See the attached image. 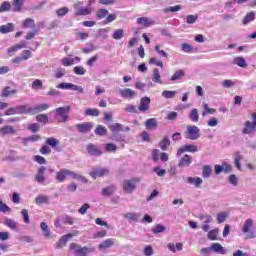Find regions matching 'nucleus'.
I'll list each match as a JSON object with an SVG mask.
<instances>
[{
    "mask_svg": "<svg viewBox=\"0 0 256 256\" xmlns=\"http://www.w3.org/2000/svg\"><path fill=\"white\" fill-rule=\"evenodd\" d=\"M69 177H71L72 179H77V181H82L83 183H87V178L71 170L62 169L56 174V179L60 183H63V181H65V179H69Z\"/></svg>",
    "mask_w": 256,
    "mask_h": 256,
    "instance_id": "f257e3e1",
    "label": "nucleus"
},
{
    "mask_svg": "<svg viewBox=\"0 0 256 256\" xmlns=\"http://www.w3.org/2000/svg\"><path fill=\"white\" fill-rule=\"evenodd\" d=\"M83 4V1H77L73 4L75 17H85L93 13V8L87 6L84 7Z\"/></svg>",
    "mask_w": 256,
    "mask_h": 256,
    "instance_id": "f03ea898",
    "label": "nucleus"
},
{
    "mask_svg": "<svg viewBox=\"0 0 256 256\" xmlns=\"http://www.w3.org/2000/svg\"><path fill=\"white\" fill-rule=\"evenodd\" d=\"M70 249L74 251L75 256H87L89 255V253H93V251H95L94 247H90V248L87 246L81 247V245L77 243H71Z\"/></svg>",
    "mask_w": 256,
    "mask_h": 256,
    "instance_id": "7ed1b4c3",
    "label": "nucleus"
},
{
    "mask_svg": "<svg viewBox=\"0 0 256 256\" xmlns=\"http://www.w3.org/2000/svg\"><path fill=\"white\" fill-rule=\"evenodd\" d=\"M201 130H199V127L195 125H189L186 128L185 137L186 139H190V141H197L199 137H201Z\"/></svg>",
    "mask_w": 256,
    "mask_h": 256,
    "instance_id": "20e7f679",
    "label": "nucleus"
},
{
    "mask_svg": "<svg viewBox=\"0 0 256 256\" xmlns=\"http://www.w3.org/2000/svg\"><path fill=\"white\" fill-rule=\"evenodd\" d=\"M71 111V106L59 107L56 108L55 113L58 117L59 123H65L69 119L68 113Z\"/></svg>",
    "mask_w": 256,
    "mask_h": 256,
    "instance_id": "39448f33",
    "label": "nucleus"
},
{
    "mask_svg": "<svg viewBox=\"0 0 256 256\" xmlns=\"http://www.w3.org/2000/svg\"><path fill=\"white\" fill-rule=\"evenodd\" d=\"M109 173H111V170H109V168L95 167L92 169L89 175L90 177H92V179H97L99 177H107L109 176Z\"/></svg>",
    "mask_w": 256,
    "mask_h": 256,
    "instance_id": "423d86ee",
    "label": "nucleus"
},
{
    "mask_svg": "<svg viewBox=\"0 0 256 256\" xmlns=\"http://www.w3.org/2000/svg\"><path fill=\"white\" fill-rule=\"evenodd\" d=\"M56 89H63L68 91H77L78 93H85V91L83 90V87L77 86L73 83H66V82H61L58 85H56Z\"/></svg>",
    "mask_w": 256,
    "mask_h": 256,
    "instance_id": "0eeeda50",
    "label": "nucleus"
},
{
    "mask_svg": "<svg viewBox=\"0 0 256 256\" xmlns=\"http://www.w3.org/2000/svg\"><path fill=\"white\" fill-rule=\"evenodd\" d=\"M122 187H123L124 193L131 195V193H133V191L137 189V182L135 181V179L124 180Z\"/></svg>",
    "mask_w": 256,
    "mask_h": 256,
    "instance_id": "6e6552de",
    "label": "nucleus"
},
{
    "mask_svg": "<svg viewBox=\"0 0 256 256\" xmlns=\"http://www.w3.org/2000/svg\"><path fill=\"white\" fill-rule=\"evenodd\" d=\"M256 129V113L252 114V122L247 121L245 123V128L243 129L244 135H249V133H253Z\"/></svg>",
    "mask_w": 256,
    "mask_h": 256,
    "instance_id": "1a4fd4ad",
    "label": "nucleus"
},
{
    "mask_svg": "<svg viewBox=\"0 0 256 256\" xmlns=\"http://www.w3.org/2000/svg\"><path fill=\"white\" fill-rule=\"evenodd\" d=\"M151 107V98L149 97H143L140 100V104L138 106V111H140L141 113H145V111H149Z\"/></svg>",
    "mask_w": 256,
    "mask_h": 256,
    "instance_id": "9d476101",
    "label": "nucleus"
},
{
    "mask_svg": "<svg viewBox=\"0 0 256 256\" xmlns=\"http://www.w3.org/2000/svg\"><path fill=\"white\" fill-rule=\"evenodd\" d=\"M119 95H121L123 99H134V97H137V91L131 88L119 89Z\"/></svg>",
    "mask_w": 256,
    "mask_h": 256,
    "instance_id": "9b49d317",
    "label": "nucleus"
},
{
    "mask_svg": "<svg viewBox=\"0 0 256 256\" xmlns=\"http://www.w3.org/2000/svg\"><path fill=\"white\" fill-rule=\"evenodd\" d=\"M183 153H197V146L193 144L184 145L177 151V156L181 157Z\"/></svg>",
    "mask_w": 256,
    "mask_h": 256,
    "instance_id": "f8f14e48",
    "label": "nucleus"
},
{
    "mask_svg": "<svg viewBox=\"0 0 256 256\" xmlns=\"http://www.w3.org/2000/svg\"><path fill=\"white\" fill-rule=\"evenodd\" d=\"M18 115H33L32 107L29 104L16 106Z\"/></svg>",
    "mask_w": 256,
    "mask_h": 256,
    "instance_id": "ddd939ff",
    "label": "nucleus"
},
{
    "mask_svg": "<svg viewBox=\"0 0 256 256\" xmlns=\"http://www.w3.org/2000/svg\"><path fill=\"white\" fill-rule=\"evenodd\" d=\"M210 249L213 251V253H217L218 255H227V249H225V247H223V245L220 243H212Z\"/></svg>",
    "mask_w": 256,
    "mask_h": 256,
    "instance_id": "4468645a",
    "label": "nucleus"
},
{
    "mask_svg": "<svg viewBox=\"0 0 256 256\" xmlns=\"http://www.w3.org/2000/svg\"><path fill=\"white\" fill-rule=\"evenodd\" d=\"M77 233L78 232L76 231L74 233H69V234L63 235L60 238L59 242L57 243V247L59 249L65 247V245H67V242L69 241V239H73V237H75V235H77Z\"/></svg>",
    "mask_w": 256,
    "mask_h": 256,
    "instance_id": "2eb2a0df",
    "label": "nucleus"
},
{
    "mask_svg": "<svg viewBox=\"0 0 256 256\" xmlns=\"http://www.w3.org/2000/svg\"><path fill=\"white\" fill-rule=\"evenodd\" d=\"M76 129L77 131H79V133H89L91 129H93V122H84L82 124H77Z\"/></svg>",
    "mask_w": 256,
    "mask_h": 256,
    "instance_id": "dca6fc26",
    "label": "nucleus"
},
{
    "mask_svg": "<svg viewBox=\"0 0 256 256\" xmlns=\"http://www.w3.org/2000/svg\"><path fill=\"white\" fill-rule=\"evenodd\" d=\"M86 149L88 154L92 155L93 157H99L100 155H103V151H101V149H99V147L94 144H88Z\"/></svg>",
    "mask_w": 256,
    "mask_h": 256,
    "instance_id": "f3484780",
    "label": "nucleus"
},
{
    "mask_svg": "<svg viewBox=\"0 0 256 256\" xmlns=\"http://www.w3.org/2000/svg\"><path fill=\"white\" fill-rule=\"evenodd\" d=\"M140 217L141 215L135 212H128L123 214V218L126 219V221H128L129 223H136L137 221H139Z\"/></svg>",
    "mask_w": 256,
    "mask_h": 256,
    "instance_id": "a211bd4d",
    "label": "nucleus"
},
{
    "mask_svg": "<svg viewBox=\"0 0 256 256\" xmlns=\"http://www.w3.org/2000/svg\"><path fill=\"white\" fill-rule=\"evenodd\" d=\"M117 191V187L115 185H110L102 189L101 195L103 197H111Z\"/></svg>",
    "mask_w": 256,
    "mask_h": 256,
    "instance_id": "6ab92c4d",
    "label": "nucleus"
},
{
    "mask_svg": "<svg viewBox=\"0 0 256 256\" xmlns=\"http://www.w3.org/2000/svg\"><path fill=\"white\" fill-rule=\"evenodd\" d=\"M25 47H26L25 42H21L20 44H16V45L10 47L7 50L8 57H13V55H15V53H17V51H19V49H25Z\"/></svg>",
    "mask_w": 256,
    "mask_h": 256,
    "instance_id": "aec40b11",
    "label": "nucleus"
},
{
    "mask_svg": "<svg viewBox=\"0 0 256 256\" xmlns=\"http://www.w3.org/2000/svg\"><path fill=\"white\" fill-rule=\"evenodd\" d=\"M17 133V130L11 125H5L0 128V135H15Z\"/></svg>",
    "mask_w": 256,
    "mask_h": 256,
    "instance_id": "412c9836",
    "label": "nucleus"
},
{
    "mask_svg": "<svg viewBox=\"0 0 256 256\" xmlns=\"http://www.w3.org/2000/svg\"><path fill=\"white\" fill-rule=\"evenodd\" d=\"M45 171H46V168L44 166H41L38 169L34 178L37 183H45Z\"/></svg>",
    "mask_w": 256,
    "mask_h": 256,
    "instance_id": "4be33fe9",
    "label": "nucleus"
},
{
    "mask_svg": "<svg viewBox=\"0 0 256 256\" xmlns=\"http://www.w3.org/2000/svg\"><path fill=\"white\" fill-rule=\"evenodd\" d=\"M49 107L50 106L47 103L38 104L32 107V115H37V113H43V111H47Z\"/></svg>",
    "mask_w": 256,
    "mask_h": 256,
    "instance_id": "5701e85b",
    "label": "nucleus"
},
{
    "mask_svg": "<svg viewBox=\"0 0 256 256\" xmlns=\"http://www.w3.org/2000/svg\"><path fill=\"white\" fill-rule=\"evenodd\" d=\"M15 31V24L7 23L6 25L0 26V33L2 35H7V33H13Z\"/></svg>",
    "mask_w": 256,
    "mask_h": 256,
    "instance_id": "b1692460",
    "label": "nucleus"
},
{
    "mask_svg": "<svg viewBox=\"0 0 256 256\" xmlns=\"http://www.w3.org/2000/svg\"><path fill=\"white\" fill-rule=\"evenodd\" d=\"M187 183H189V185H194L196 189H199V187L203 185V179L201 177H188Z\"/></svg>",
    "mask_w": 256,
    "mask_h": 256,
    "instance_id": "393cba45",
    "label": "nucleus"
},
{
    "mask_svg": "<svg viewBox=\"0 0 256 256\" xmlns=\"http://www.w3.org/2000/svg\"><path fill=\"white\" fill-rule=\"evenodd\" d=\"M193 163V159H191V156L185 154L179 161L178 167H189Z\"/></svg>",
    "mask_w": 256,
    "mask_h": 256,
    "instance_id": "a878e982",
    "label": "nucleus"
},
{
    "mask_svg": "<svg viewBox=\"0 0 256 256\" xmlns=\"http://www.w3.org/2000/svg\"><path fill=\"white\" fill-rule=\"evenodd\" d=\"M113 245H115L114 239H106L98 245V248L100 251H105V249H109V247H113Z\"/></svg>",
    "mask_w": 256,
    "mask_h": 256,
    "instance_id": "bb28decb",
    "label": "nucleus"
},
{
    "mask_svg": "<svg viewBox=\"0 0 256 256\" xmlns=\"http://www.w3.org/2000/svg\"><path fill=\"white\" fill-rule=\"evenodd\" d=\"M13 95H17V90L12 89L9 86H5L2 90L1 97H13Z\"/></svg>",
    "mask_w": 256,
    "mask_h": 256,
    "instance_id": "cd10ccee",
    "label": "nucleus"
},
{
    "mask_svg": "<svg viewBox=\"0 0 256 256\" xmlns=\"http://www.w3.org/2000/svg\"><path fill=\"white\" fill-rule=\"evenodd\" d=\"M138 25H143L144 27H151V25H155V21L147 18V17H141L137 19Z\"/></svg>",
    "mask_w": 256,
    "mask_h": 256,
    "instance_id": "c85d7f7f",
    "label": "nucleus"
},
{
    "mask_svg": "<svg viewBox=\"0 0 256 256\" xmlns=\"http://www.w3.org/2000/svg\"><path fill=\"white\" fill-rule=\"evenodd\" d=\"M213 173V168L211 165H204L202 168V177L203 179H209Z\"/></svg>",
    "mask_w": 256,
    "mask_h": 256,
    "instance_id": "c756f323",
    "label": "nucleus"
},
{
    "mask_svg": "<svg viewBox=\"0 0 256 256\" xmlns=\"http://www.w3.org/2000/svg\"><path fill=\"white\" fill-rule=\"evenodd\" d=\"M152 81L153 83H158L159 85H163V81L161 80V73L157 68L153 70Z\"/></svg>",
    "mask_w": 256,
    "mask_h": 256,
    "instance_id": "7c9ffc66",
    "label": "nucleus"
},
{
    "mask_svg": "<svg viewBox=\"0 0 256 256\" xmlns=\"http://www.w3.org/2000/svg\"><path fill=\"white\" fill-rule=\"evenodd\" d=\"M188 118L192 123H197L199 121V110L197 108H194L190 111Z\"/></svg>",
    "mask_w": 256,
    "mask_h": 256,
    "instance_id": "2f4dec72",
    "label": "nucleus"
},
{
    "mask_svg": "<svg viewBox=\"0 0 256 256\" xmlns=\"http://www.w3.org/2000/svg\"><path fill=\"white\" fill-rule=\"evenodd\" d=\"M185 77V70H176L172 77L170 78L171 81H179Z\"/></svg>",
    "mask_w": 256,
    "mask_h": 256,
    "instance_id": "473e14b6",
    "label": "nucleus"
},
{
    "mask_svg": "<svg viewBox=\"0 0 256 256\" xmlns=\"http://www.w3.org/2000/svg\"><path fill=\"white\" fill-rule=\"evenodd\" d=\"M35 203H36V205L47 204V203H49V196H47V195H38L35 198Z\"/></svg>",
    "mask_w": 256,
    "mask_h": 256,
    "instance_id": "72a5a7b5",
    "label": "nucleus"
},
{
    "mask_svg": "<svg viewBox=\"0 0 256 256\" xmlns=\"http://www.w3.org/2000/svg\"><path fill=\"white\" fill-rule=\"evenodd\" d=\"M234 65H237L238 67H241L242 69H245L247 67V62L245 61V58L243 57H235L233 59Z\"/></svg>",
    "mask_w": 256,
    "mask_h": 256,
    "instance_id": "f704fd0d",
    "label": "nucleus"
},
{
    "mask_svg": "<svg viewBox=\"0 0 256 256\" xmlns=\"http://www.w3.org/2000/svg\"><path fill=\"white\" fill-rule=\"evenodd\" d=\"M165 231H167V227H165L164 225H161V224H156L152 228V233L154 235H159V233H165Z\"/></svg>",
    "mask_w": 256,
    "mask_h": 256,
    "instance_id": "c9c22d12",
    "label": "nucleus"
},
{
    "mask_svg": "<svg viewBox=\"0 0 256 256\" xmlns=\"http://www.w3.org/2000/svg\"><path fill=\"white\" fill-rule=\"evenodd\" d=\"M108 129H110L112 133H119L123 131V124L113 123L108 126Z\"/></svg>",
    "mask_w": 256,
    "mask_h": 256,
    "instance_id": "e433bc0d",
    "label": "nucleus"
},
{
    "mask_svg": "<svg viewBox=\"0 0 256 256\" xmlns=\"http://www.w3.org/2000/svg\"><path fill=\"white\" fill-rule=\"evenodd\" d=\"M170 145H171V140H169V138L167 137L163 138L159 143V147L160 149H162V151H167Z\"/></svg>",
    "mask_w": 256,
    "mask_h": 256,
    "instance_id": "4c0bfd02",
    "label": "nucleus"
},
{
    "mask_svg": "<svg viewBox=\"0 0 256 256\" xmlns=\"http://www.w3.org/2000/svg\"><path fill=\"white\" fill-rule=\"evenodd\" d=\"M219 236V228H215L213 230L208 231L207 237L210 241H217V237Z\"/></svg>",
    "mask_w": 256,
    "mask_h": 256,
    "instance_id": "58836bf2",
    "label": "nucleus"
},
{
    "mask_svg": "<svg viewBox=\"0 0 256 256\" xmlns=\"http://www.w3.org/2000/svg\"><path fill=\"white\" fill-rule=\"evenodd\" d=\"M175 95H177V91L175 90L162 91V97H164V99H175Z\"/></svg>",
    "mask_w": 256,
    "mask_h": 256,
    "instance_id": "ea45409f",
    "label": "nucleus"
},
{
    "mask_svg": "<svg viewBox=\"0 0 256 256\" xmlns=\"http://www.w3.org/2000/svg\"><path fill=\"white\" fill-rule=\"evenodd\" d=\"M40 228L42 229L44 237L49 239L51 237V230H49V226H47V223L41 222Z\"/></svg>",
    "mask_w": 256,
    "mask_h": 256,
    "instance_id": "a19ab883",
    "label": "nucleus"
},
{
    "mask_svg": "<svg viewBox=\"0 0 256 256\" xmlns=\"http://www.w3.org/2000/svg\"><path fill=\"white\" fill-rule=\"evenodd\" d=\"M112 37L116 41H119L120 39H123V37H125V31L123 29H116L114 30Z\"/></svg>",
    "mask_w": 256,
    "mask_h": 256,
    "instance_id": "79ce46f5",
    "label": "nucleus"
},
{
    "mask_svg": "<svg viewBox=\"0 0 256 256\" xmlns=\"http://www.w3.org/2000/svg\"><path fill=\"white\" fill-rule=\"evenodd\" d=\"M65 75H67V71L65 70V68H58L54 72L55 79H62V77H65Z\"/></svg>",
    "mask_w": 256,
    "mask_h": 256,
    "instance_id": "37998d69",
    "label": "nucleus"
},
{
    "mask_svg": "<svg viewBox=\"0 0 256 256\" xmlns=\"http://www.w3.org/2000/svg\"><path fill=\"white\" fill-rule=\"evenodd\" d=\"M41 139L40 135L34 134L32 136H29L28 138L24 139V145H27V143H35Z\"/></svg>",
    "mask_w": 256,
    "mask_h": 256,
    "instance_id": "c03bdc74",
    "label": "nucleus"
},
{
    "mask_svg": "<svg viewBox=\"0 0 256 256\" xmlns=\"http://www.w3.org/2000/svg\"><path fill=\"white\" fill-rule=\"evenodd\" d=\"M251 21H255V12H250L244 17L243 25H248Z\"/></svg>",
    "mask_w": 256,
    "mask_h": 256,
    "instance_id": "a18cd8bd",
    "label": "nucleus"
},
{
    "mask_svg": "<svg viewBox=\"0 0 256 256\" xmlns=\"http://www.w3.org/2000/svg\"><path fill=\"white\" fill-rule=\"evenodd\" d=\"M199 19V16L198 15H193V14H190V15H187L186 16V23L188 25H194V23H197V20Z\"/></svg>",
    "mask_w": 256,
    "mask_h": 256,
    "instance_id": "49530a36",
    "label": "nucleus"
},
{
    "mask_svg": "<svg viewBox=\"0 0 256 256\" xmlns=\"http://www.w3.org/2000/svg\"><path fill=\"white\" fill-rule=\"evenodd\" d=\"M228 183H231L232 187H237L239 185V178H237V175L231 174L228 177Z\"/></svg>",
    "mask_w": 256,
    "mask_h": 256,
    "instance_id": "de8ad7c7",
    "label": "nucleus"
},
{
    "mask_svg": "<svg viewBox=\"0 0 256 256\" xmlns=\"http://www.w3.org/2000/svg\"><path fill=\"white\" fill-rule=\"evenodd\" d=\"M94 133L96 135H100V136H103V135H107V128L105 126H102V125H98L94 131Z\"/></svg>",
    "mask_w": 256,
    "mask_h": 256,
    "instance_id": "09e8293b",
    "label": "nucleus"
},
{
    "mask_svg": "<svg viewBox=\"0 0 256 256\" xmlns=\"http://www.w3.org/2000/svg\"><path fill=\"white\" fill-rule=\"evenodd\" d=\"M4 225H6V227H9V229H12V230L17 229V222H15L13 219L7 218L4 221Z\"/></svg>",
    "mask_w": 256,
    "mask_h": 256,
    "instance_id": "8fccbe9b",
    "label": "nucleus"
},
{
    "mask_svg": "<svg viewBox=\"0 0 256 256\" xmlns=\"http://www.w3.org/2000/svg\"><path fill=\"white\" fill-rule=\"evenodd\" d=\"M36 121H38L39 123H43L44 125H46V123H49V117L47 116V114H38L36 116Z\"/></svg>",
    "mask_w": 256,
    "mask_h": 256,
    "instance_id": "3c124183",
    "label": "nucleus"
},
{
    "mask_svg": "<svg viewBox=\"0 0 256 256\" xmlns=\"http://www.w3.org/2000/svg\"><path fill=\"white\" fill-rule=\"evenodd\" d=\"M177 11H181V5L167 7L163 10V13H177Z\"/></svg>",
    "mask_w": 256,
    "mask_h": 256,
    "instance_id": "603ef678",
    "label": "nucleus"
},
{
    "mask_svg": "<svg viewBox=\"0 0 256 256\" xmlns=\"http://www.w3.org/2000/svg\"><path fill=\"white\" fill-rule=\"evenodd\" d=\"M23 27L29 28V29H35V20L31 18L24 20Z\"/></svg>",
    "mask_w": 256,
    "mask_h": 256,
    "instance_id": "864d4df0",
    "label": "nucleus"
},
{
    "mask_svg": "<svg viewBox=\"0 0 256 256\" xmlns=\"http://www.w3.org/2000/svg\"><path fill=\"white\" fill-rule=\"evenodd\" d=\"M145 126L147 127V129H153L155 127H157V119L155 118H150L145 122Z\"/></svg>",
    "mask_w": 256,
    "mask_h": 256,
    "instance_id": "5fc2aeb1",
    "label": "nucleus"
},
{
    "mask_svg": "<svg viewBox=\"0 0 256 256\" xmlns=\"http://www.w3.org/2000/svg\"><path fill=\"white\" fill-rule=\"evenodd\" d=\"M85 115L86 116H91V117H99V109H97V108H94V109L88 108L85 111Z\"/></svg>",
    "mask_w": 256,
    "mask_h": 256,
    "instance_id": "6e6d98bb",
    "label": "nucleus"
},
{
    "mask_svg": "<svg viewBox=\"0 0 256 256\" xmlns=\"http://www.w3.org/2000/svg\"><path fill=\"white\" fill-rule=\"evenodd\" d=\"M59 140H57V138H53L50 137L48 139H46V144L50 145V147H53V149H55L57 147V145H59Z\"/></svg>",
    "mask_w": 256,
    "mask_h": 256,
    "instance_id": "4d7b16f0",
    "label": "nucleus"
},
{
    "mask_svg": "<svg viewBox=\"0 0 256 256\" xmlns=\"http://www.w3.org/2000/svg\"><path fill=\"white\" fill-rule=\"evenodd\" d=\"M253 227V220L251 219H247L244 223V226L242 228V231L244 233H249V229H251Z\"/></svg>",
    "mask_w": 256,
    "mask_h": 256,
    "instance_id": "13d9d810",
    "label": "nucleus"
},
{
    "mask_svg": "<svg viewBox=\"0 0 256 256\" xmlns=\"http://www.w3.org/2000/svg\"><path fill=\"white\" fill-rule=\"evenodd\" d=\"M227 217H229V214H227V212H221L217 214V221L218 223H225V221H227Z\"/></svg>",
    "mask_w": 256,
    "mask_h": 256,
    "instance_id": "bf43d9fd",
    "label": "nucleus"
},
{
    "mask_svg": "<svg viewBox=\"0 0 256 256\" xmlns=\"http://www.w3.org/2000/svg\"><path fill=\"white\" fill-rule=\"evenodd\" d=\"M23 7V1L21 0H14L12 3V9L13 11H21V8Z\"/></svg>",
    "mask_w": 256,
    "mask_h": 256,
    "instance_id": "052dcab7",
    "label": "nucleus"
},
{
    "mask_svg": "<svg viewBox=\"0 0 256 256\" xmlns=\"http://www.w3.org/2000/svg\"><path fill=\"white\" fill-rule=\"evenodd\" d=\"M107 15H109V11L107 9H100L96 13V17L98 19H105V17H107Z\"/></svg>",
    "mask_w": 256,
    "mask_h": 256,
    "instance_id": "680f3d73",
    "label": "nucleus"
},
{
    "mask_svg": "<svg viewBox=\"0 0 256 256\" xmlns=\"http://www.w3.org/2000/svg\"><path fill=\"white\" fill-rule=\"evenodd\" d=\"M5 11H11V4L7 1L0 5V13H5Z\"/></svg>",
    "mask_w": 256,
    "mask_h": 256,
    "instance_id": "e2e57ef3",
    "label": "nucleus"
},
{
    "mask_svg": "<svg viewBox=\"0 0 256 256\" xmlns=\"http://www.w3.org/2000/svg\"><path fill=\"white\" fill-rule=\"evenodd\" d=\"M41 87H43V82L41 80L36 79L33 81L32 89H34L35 91H39V89H41Z\"/></svg>",
    "mask_w": 256,
    "mask_h": 256,
    "instance_id": "0e129e2a",
    "label": "nucleus"
},
{
    "mask_svg": "<svg viewBox=\"0 0 256 256\" xmlns=\"http://www.w3.org/2000/svg\"><path fill=\"white\" fill-rule=\"evenodd\" d=\"M222 87H224L225 89H230V87H235V82L229 79L223 80Z\"/></svg>",
    "mask_w": 256,
    "mask_h": 256,
    "instance_id": "69168bd1",
    "label": "nucleus"
},
{
    "mask_svg": "<svg viewBox=\"0 0 256 256\" xmlns=\"http://www.w3.org/2000/svg\"><path fill=\"white\" fill-rule=\"evenodd\" d=\"M107 33H109V28L99 29L98 37H101L102 39H107Z\"/></svg>",
    "mask_w": 256,
    "mask_h": 256,
    "instance_id": "338daca9",
    "label": "nucleus"
},
{
    "mask_svg": "<svg viewBox=\"0 0 256 256\" xmlns=\"http://www.w3.org/2000/svg\"><path fill=\"white\" fill-rule=\"evenodd\" d=\"M18 239L22 243H33V237L31 236L23 235V236H20Z\"/></svg>",
    "mask_w": 256,
    "mask_h": 256,
    "instance_id": "774afa93",
    "label": "nucleus"
}]
</instances>
